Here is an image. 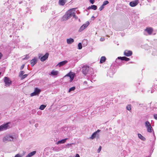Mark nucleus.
I'll list each match as a JSON object with an SVG mask.
<instances>
[{
	"instance_id": "obj_4",
	"label": "nucleus",
	"mask_w": 157,
	"mask_h": 157,
	"mask_svg": "<svg viewBox=\"0 0 157 157\" xmlns=\"http://www.w3.org/2000/svg\"><path fill=\"white\" fill-rule=\"evenodd\" d=\"M100 131V130L98 129L97 130V131L94 132L93 133L90 138L92 140L94 139L95 138H96L97 139H99V135L98 133Z\"/></svg>"
},
{
	"instance_id": "obj_3",
	"label": "nucleus",
	"mask_w": 157,
	"mask_h": 157,
	"mask_svg": "<svg viewBox=\"0 0 157 157\" xmlns=\"http://www.w3.org/2000/svg\"><path fill=\"white\" fill-rule=\"evenodd\" d=\"M49 55V54L48 53H46L44 55L41 57L43 55L39 54L38 55L39 58L40 59L41 61H44L48 58Z\"/></svg>"
},
{
	"instance_id": "obj_61",
	"label": "nucleus",
	"mask_w": 157,
	"mask_h": 157,
	"mask_svg": "<svg viewBox=\"0 0 157 157\" xmlns=\"http://www.w3.org/2000/svg\"><path fill=\"white\" fill-rule=\"evenodd\" d=\"M1 73L0 72V75H1Z\"/></svg>"
},
{
	"instance_id": "obj_54",
	"label": "nucleus",
	"mask_w": 157,
	"mask_h": 157,
	"mask_svg": "<svg viewBox=\"0 0 157 157\" xmlns=\"http://www.w3.org/2000/svg\"><path fill=\"white\" fill-rule=\"evenodd\" d=\"M69 145V144L66 145V147H68V146Z\"/></svg>"
},
{
	"instance_id": "obj_13",
	"label": "nucleus",
	"mask_w": 157,
	"mask_h": 157,
	"mask_svg": "<svg viewBox=\"0 0 157 157\" xmlns=\"http://www.w3.org/2000/svg\"><path fill=\"white\" fill-rule=\"evenodd\" d=\"M37 57H35L33 59L30 61L31 66H33L37 63Z\"/></svg>"
},
{
	"instance_id": "obj_19",
	"label": "nucleus",
	"mask_w": 157,
	"mask_h": 157,
	"mask_svg": "<svg viewBox=\"0 0 157 157\" xmlns=\"http://www.w3.org/2000/svg\"><path fill=\"white\" fill-rule=\"evenodd\" d=\"M118 59H120L121 60H124L126 61H128L130 60L129 58H127L125 56L118 57Z\"/></svg>"
},
{
	"instance_id": "obj_36",
	"label": "nucleus",
	"mask_w": 157,
	"mask_h": 157,
	"mask_svg": "<svg viewBox=\"0 0 157 157\" xmlns=\"http://www.w3.org/2000/svg\"><path fill=\"white\" fill-rule=\"evenodd\" d=\"M28 76L27 74H25L24 75H23L22 76V77L21 78V79L22 80L25 78H26Z\"/></svg>"
},
{
	"instance_id": "obj_30",
	"label": "nucleus",
	"mask_w": 157,
	"mask_h": 157,
	"mask_svg": "<svg viewBox=\"0 0 157 157\" xmlns=\"http://www.w3.org/2000/svg\"><path fill=\"white\" fill-rule=\"evenodd\" d=\"M91 9L94 10H96L97 9V6L95 5H93L91 6Z\"/></svg>"
},
{
	"instance_id": "obj_32",
	"label": "nucleus",
	"mask_w": 157,
	"mask_h": 157,
	"mask_svg": "<svg viewBox=\"0 0 157 157\" xmlns=\"http://www.w3.org/2000/svg\"><path fill=\"white\" fill-rule=\"evenodd\" d=\"M78 49H81L82 48V44L81 43H78Z\"/></svg>"
},
{
	"instance_id": "obj_42",
	"label": "nucleus",
	"mask_w": 157,
	"mask_h": 157,
	"mask_svg": "<svg viewBox=\"0 0 157 157\" xmlns=\"http://www.w3.org/2000/svg\"><path fill=\"white\" fill-rule=\"evenodd\" d=\"M36 95V94L34 92L33 93L30 94L31 96H33Z\"/></svg>"
},
{
	"instance_id": "obj_46",
	"label": "nucleus",
	"mask_w": 157,
	"mask_h": 157,
	"mask_svg": "<svg viewBox=\"0 0 157 157\" xmlns=\"http://www.w3.org/2000/svg\"><path fill=\"white\" fill-rule=\"evenodd\" d=\"M105 40V39L104 38H102V37H101L100 39V40L101 41H104V40Z\"/></svg>"
},
{
	"instance_id": "obj_56",
	"label": "nucleus",
	"mask_w": 157,
	"mask_h": 157,
	"mask_svg": "<svg viewBox=\"0 0 157 157\" xmlns=\"http://www.w3.org/2000/svg\"><path fill=\"white\" fill-rule=\"evenodd\" d=\"M153 91L152 90H151V93H153Z\"/></svg>"
},
{
	"instance_id": "obj_8",
	"label": "nucleus",
	"mask_w": 157,
	"mask_h": 157,
	"mask_svg": "<svg viewBox=\"0 0 157 157\" xmlns=\"http://www.w3.org/2000/svg\"><path fill=\"white\" fill-rule=\"evenodd\" d=\"M89 69L90 68L89 66H84L82 67V73L84 75H86L88 73Z\"/></svg>"
},
{
	"instance_id": "obj_18",
	"label": "nucleus",
	"mask_w": 157,
	"mask_h": 157,
	"mask_svg": "<svg viewBox=\"0 0 157 157\" xmlns=\"http://www.w3.org/2000/svg\"><path fill=\"white\" fill-rule=\"evenodd\" d=\"M67 61L66 60H64L59 62L57 65V66H58L59 67H61L65 65L66 63H67Z\"/></svg>"
},
{
	"instance_id": "obj_51",
	"label": "nucleus",
	"mask_w": 157,
	"mask_h": 157,
	"mask_svg": "<svg viewBox=\"0 0 157 157\" xmlns=\"http://www.w3.org/2000/svg\"><path fill=\"white\" fill-rule=\"evenodd\" d=\"M86 42V43H87V40H83L82 41V42Z\"/></svg>"
},
{
	"instance_id": "obj_28",
	"label": "nucleus",
	"mask_w": 157,
	"mask_h": 157,
	"mask_svg": "<svg viewBox=\"0 0 157 157\" xmlns=\"http://www.w3.org/2000/svg\"><path fill=\"white\" fill-rule=\"evenodd\" d=\"M47 9V6H44L41 8V12H44V11Z\"/></svg>"
},
{
	"instance_id": "obj_14",
	"label": "nucleus",
	"mask_w": 157,
	"mask_h": 157,
	"mask_svg": "<svg viewBox=\"0 0 157 157\" xmlns=\"http://www.w3.org/2000/svg\"><path fill=\"white\" fill-rule=\"evenodd\" d=\"M132 52L131 51L126 50L124 51V56L128 57L132 55Z\"/></svg>"
},
{
	"instance_id": "obj_35",
	"label": "nucleus",
	"mask_w": 157,
	"mask_h": 157,
	"mask_svg": "<svg viewBox=\"0 0 157 157\" xmlns=\"http://www.w3.org/2000/svg\"><path fill=\"white\" fill-rule=\"evenodd\" d=\"M109 2L108 1L106 0L103 2L102 5L104 6H105L109 3Z\"/></svg>"
},
{
	"instance_id": "obj_7",
	"label": "nucleus",
	"mask_w": 157,
	"mask_h": 157,
	"mask_svg": "<svg viewBox=\"0 0 157 157\" xmlns=\"http://www.w3.org/2000/svg\"><path fill=\"white\" fill-rule=\"evenodd\" d=\"M10 123L9 122L7 123L0 125V131L6 130L8 128H9L10 127L8 125V124Z\"/></svg>"
},
{
	"instance_id": "obj_31",
	"label": "nucleus",
	"mask_w": 157,
	"mask_h": 157,
	"mask_svg": "<svg viewBox=\"0 0 157 157\" xmlns=\"http://www.w3.org/2000/svg\"><path fill=\"white\" fill-rule=\"evenodd\" d=\"M75 86H73L72 87H71L70 88L69 90V92H70L71 91H72L74 90H75Z\"/></svg>"
},
{
	"instance_id": "obj_5",
	"label": "nucleus",
	"mask_w": 157,
	"mask_h": 157,
	"mask_svg": "<svg viewBox=\"0 0 157 157\" xmlns=\"http://www.w3.org/2000/svg\"><path fill=\"white\" fill-rule=\"evenodd\" d=\"M4 82L5 83V85L6 86H10L12 83V81L8 77H4Z\"/></svg>"
},
{
	"instance_id": "obj_24",
	"label": "nucleus",
	"mask_w": 157,
	"mask_h": 157,
	"mask_svg": "<svg viewBox=\"0 0 157 157\" xmlns=\"http://www.w3.org/2000/svg\"><path fill=\"white\" fill-rule=\"evenodd\" d=\"M59 72L57 71H55L52 70L51 72V75L52 76H56L58 74Z\"/></svg>"
},
{
	"instance_id": "obj_17",
	"label": "nucleus",
	"mask_w": 157,
	"mask_h": 157,
	"mask_svg": "<svg viewBox=\"0 0 157 157\" xmlns=\"http://www.w3.org/2000/svg\"><path fill=\"white\" fill-rule=\"evenodd\" d=\"M67 76L69 77L70 78V82H72L74 79V75L72 74L71 72V73H68L67 75Z\"/></svg>"
},
{
	"instance_id": "obj_27",
	"label": "nucleus",
	"mask_w": 157,
	"mask_h": 157,
	"mask_svg": "<svg viewBox=\"0 0 157 157\" xmlns=\"http://www.w3.org/2000/svg\"><path fill=\"white\" fill-rule=\"evenodd\" d=\"M106 60V58L105 56H103L101 57L100 60V63H102L105 62Z\"/></svg>"
},
{
	"instance_id": "obj_47",
	"label": "nucleus",
	"mask_w": 157,
	"mask_h": 157,
	"mask_svg": "<svg viewBox=\"0 0 157 157\" xmlns=\"http://www.w3.org/2000/svg\"><path fill=\"white\" fill-rule=\"evenodd\" d=\"M24 65L23 64V65H22V66H21V67H20V70H22L24 68Z\"/></svg>"
},
{
	"instance_id": "obj_25",
	"label": "nucleus",
	"mask_w": 157,
	"mask_h": 157,
	"mask_svg": "<svg viewBox=\"0 0 157 157\" xmlns=\"http://www.w3.org/2000/svg\"><path fill=\"white\" fill-rule=\"evenodd\" d=\"M41 90H40L38 88H35L34 92L36 94V95H38L40 93Z\"/></svg>"
},
{
	"instance_id": "obj_39",
	"label": "nucleus",
	"mask_w": 157,
	"mask_h": 157,
	"mask_svg": "<svg viewBox=\"0 0 157 157\" xmlns=\"http://www.w3.org/2000/svg\"><path fill=\"white\" fill-rule=\"evenodd\" d=\"M104 8V6L102 5L100 6V7L99 8V9L100 11L102 10L103 8Z\"/></svg>"
},
{
	"instance_id": "obj_23",
	"label": "nucleus",
	"mask_w": 157,
	"mask_h": 157,
	"mask_svg": "<svg viewBox=\"0 0 157 157\" xmlns=\"http://www.w3.org/2000/svg\"><path fill=\"white\" fill-rule=\"evenodd\" d=\"M67 139V138H65L64 139L61 140L59 141H58L56 143V144H63L66 141V140Z\"/></svg>"
},
{
	"instance_id": "obj_15",
	"label": "nucleus",
	"mask_w": 157,
	"mask_h": 157,
	"mask_svg": "<svg viewBox=\"0 0 157 157\" xmlns=\"http://www.w3.org/2000/svg\"><path fill=\"white\" fill-rule=\"evenodd\" d=\"M88 74L90 75V76H91V78H93L96 76L95 75H93L94 74V72L93 69L92 68H90L89 69Z\"/></svg>"
},
{
	"instance_id": "obj_20",
	"label": "nucleus",
	"mask_w": 157,
	"mask_h": 157,
	"mask_svg": "<svg viewBox=\"0 0 157 157\" xmlns=\"http://www.w3.org/2000/svg\"><path fill=\"white\" fill-rule=\"evenodd\" d=\"M66 2V0H59V4L61 6H63Z\"/></svg>"
},
{
	"instance_id": "obj_58",
	"label": "nucleus",
	"mask_w": 157,
	"mask_h": 157,
	"mask_svg": "<svg viewBox=\"0 0 157 157\" xmlns=\"http://www.w3.org/2000/svg\"><path fill=\"white\" fill-rule=\"evenodd\" d=\"M33 122H34V121H35V120H33Z\"/></svg>"
},
{
	"instance_id": "obj_12",
	"label": "nucleus",
	"mask_w": 157,
	"mask_h": 157,
	"mask_svg": "<svg viewBox=\"0 0 157 157\" xmlns=\"http://www.w3.org/2000/svg\"><path fill=\"white\" fill-rule=\"evenodd\" d=\"M138 0H135L129 3V5L131 7H134L138 4Z\"/></svg>"
},
{
	"instance_id": "obj_52",
	"label": "nucleus",
	"mask_w": 157,
	"mask_h": 157,
	"mask_svg": "<svg viewBox=\"0 0 157 157\" xmlns=\"http://www.w3.org/2000/svg\"><path fill=\"white\" fill-rule=\"evenodd\" d=\"M38 126V124H35V126L36 127H37Z\"/></svg>"
},
{
	"instance_id": "obj_41",
	"label": "nucleus",
	"mask_w": 157,
	"mask_h": 157,
	"mask_svg": "<svg viewBox=\"0 0 157 157\" xmlns=\"http://www.w3.org/2000/svg\"><path fill=\"white\" fill-rule=\"evenodd\" d=\"M36 112L35 110H33L31 111V113L33 114H34Z\"/></svg>"
},
{
	"instance_id": "obj_21",
	"label": "nucleus",
	"mask_w": 157,
	"mask_h": 157,
	"mask_svg": "<svg viewBox=\"0 0 157 157\" xmlns=\"http://www.w3.org/2000/svg\"><path fill=\"white\" fill-rule=\"evenodd\" d=\"M74 42V40L71 38L69 39H67V44H71L72 43Z\"/></svg>"
},
{
	"instance_id": "obj_40",
	"label": "nucleus",
	"mask_w": 157,
	"mask_h": 157,
	"mask_svg": "<svg viewBox=\"0 0 157 157\" xmlns=\"http://www.w3.org/2000/svg\"><path fill=\"white\" fill-rule=\"evenodd\" d=\"M29 58V56L28 55H26L25 56V57L23 59V60H25L26 59H28Z\"/></svg>"
},
{
	"instance_id": "obj_57",
	"label": "nucleus",
	"mask_w": 157,
	"mask_h": 157,
	"mask_svg": "<svg viewBox=\"0 0 157 157\" xmlns=\"http://www.w3.org/2000/svg\"><path fill=\"white\" fill-rule=\"evenodd\" d=\"M7 2L9 3V0Z\"/></svg>"
},
{
	"instance_id": "obj_59",
	"label": "nucleus",
	"mask_w": 157,
	"mask_h": 157,
	"mask_svg": "<svg viewBox=\"0 0 157 157\" xmlns=\"http://www.w3.org/2000/svg\"><path fill=\"white\" fill-rule=\"evenodd\" d=\"M29 123H30V124H31V122L30 121H29Z\"/></svg>"
},
{
	"instance_id": "obj_1",
	"label": "nucleus",
	"mask_w": 157,
	"mask_h": 157,
	"mask_svg": "<svg viewBox=\"0 0 157 157\" xmlns=\"http://www.w3.org/2000/svg\"><path fill=\"white\" fill-rule=\"evenodd\" d=\"M72 13L70 12V10L67 11L61 19V21L67 20L71 17V14Z\"/></svg>"
},
{
	"instance_id": "obj_34",
	"label": "nucleus",
	"mask_w": 157,
	"mask_h": 157,
	"mask_svg": "<svg viewBox=\"0 0 157 157\" xmlns=\"http://www.w3.org/2000/svg\"><path fill=\"white\" fill-rule=\"evenodd\" d=\"M24 73L25 72L24 71H21L19 73V76L20 77L22 76Z\"/></svg>"
},
{
	"instance_id": "obj_11",
	"label": "nucleus",
	"mask_w": 157,
	"mask_h": 157,
	"mask_svg": "<svg viewBox=\"0 0 157 157\" xmlns=\"http://www.w3.org/2000/svg\"><path fill=\"white\" fill-rule=\"evenodd\" d=\"M70 12L72 13L71 14V17L73 16V17L76 19H77L78 17L75 16V10L74 8H72L70 10Z\"/></svg>"
},
{
	"instance_id": "obj_49",
	"label": "nucleus",
	"mask_w": 157,
	"mask_h": 157,
	"mask_svg": "<svg viewBox=\"0 0 157 157\" xmlns=\"http://www.w3.org/2000/svg\"><path fill=\"white\" fill-rule=\"evenodd\" d=\"M3 55L0 52V59H1Z\"/></svg>"
},
{
	"instance_id": "obj_9",
	"label": "nucleus",
	"mask_w": 157,
	"mask_h": 157,
	"mask_svg": "<svg viewBox=\"0 0 157 157\" xmlns=\"http://www.w3.org/2000/svg\"><path fill=\"white\" fill-rule=\"evenodd\" d=\"M13 137L12 136H6L3 138V140L5 142L6 141H11L13 140Z\"/></svg>"
},
{
	"instance_id": "obj_26",
	"label": "nucleus",
	"mask_w": 157,
	"mask_h": 157,
	"mask_svg": "<svg viewBox=\"0 0 157 157\" xmlns=\"http://www.w3.org/2000/svg\"><path fill=\"white\" fill-rule=\"evenodd\" d=\"M138 137L143 141H144L146 139L145 138L144 136H142L140 134H138Z\"/></svg>"
},
{
	"instance_id": "obj_6",
	"label": "nucleus",
	"mask_w": 157,
	"mask_h": 157,
	"mask_svg": "<svg viewBox=\"0 0 157 157\" xmlns=\"http://www.w3.org/2000/svg\"><path fill=\"white\" fill-rule=\"evenodd\" d=\"M10 123L9 122L7 123L0 125V131L6 130L8 128H9L10 127L8 125V124Z\"/></svg>"
},
{
	"instance_id": "obj_53",
	"label": "nucleus",
	"mask_w": 157,
	"mask_h": 157,
	"mask_svg": "<svg viewBox=\"0 0 157 157\" xmlns=\"http://www.w3.org/2000/svg\"><path fill=\"white\" fill-rule=\"evenodd\" d=\"M87 9L88 10H89V9H91V6L88 7L87 8Z\"/></svg>"
},
{
	"instance_id": "obj_33",
	"label": "nucleus",
	"mask_w": 157,
	"mask_h": 157,
	"mask_svg": "<svg viewBox=\"0 0 157 157\" xmlns=\"http://www.w3.org/2000/svg\"><path fill=\"white\" fill-rule=\"evenodd\" d=\"M53 150L55 151H58L61 150V149L59 148V147H55L53 148Z\"/></svg>"
},
{
	"instance_id": "obj_22",
	"label": "nucleus",
	"mask_w": 157,
	"mask_h": 157,
	"mask_svg": "<svg viewBox=\"0 0 157 157\" xmlns=\"http://www.w3.org/2000/svg\"><path fill=\"white\" fill-rule=\"evenodd\" d=\"M36 153V151H34L31 152L27 155L25 157H31V156L34 155Z\"/></svg>"
},
{
	"instance_id": "obj_38",
	"label": "nucleus",
	"mask_w": 157,
	"mask_h": 157,
	"mask_svg": "<svg viewBox=\"0 0 157 157\" xmlns=\"http://www.w3.org/2000/svg\"><path fill=\"white\" fill-rule=\"evenodd\" d=\"M22 156L21 154H18L16 155L14 157H22Z\"/></svg>"
},
{
	"instance_id": "obj_44",
	"label": "nucleus",
	"mask_w": 157,
	"mask_h": 157,
	"mask_svg": "<svg viewBox=\"0 0 157 157\" xmlns=\"http://www.w3.org/2000/svg\"><path fill=\"white\" fill-rule=\"evenodd\" d=\"M154 117L155 119L157 120V114H154Z\"/></svg>"
},
{
	"instance_id": "obj_50",
	"label": "nucleus",
	"mask_w": 157,
	"mask_h": 157,
	"mask_svg": "<svg viewBox=\"0 0 157 157\" xmlns=\"http://www.w3.org/2000/svg\"><path fill=\"white\" fill-rule=\"evenodd\" d=\"M37 114L39 115H41V112L40 111V112H38L37 113Z\"/></svg>"
},
{
	"instance_id": "obj_48",
	"label": "nucleus",
	"mask_w": 157,
	"mask_h": 157,
	"mask_svg": "<svg viewBox=\"0 0 157 157\" xmlns=\"http://www.w3.org/2000/svg\"><path fill=\"white\" fill-rule=\"evenodd\" d=\"M87 84V82L86 81H85L83 82V84L84 85H86Z\"/></svg>"
},
{
	"instance_id": "obj_55",
	"label": "nucleus",
	"mask_w": 157,
	"mask_h": 157,
	"mask_svg": "<svg viewBox=\"0 0 157 157\" xmlns=\"http://www.w3.org/2000/svg\"><path fill=\"white\" fill-rule=\"evenodd\" d=\"M94 18V16H93L91 18Z\"/></svg>"
},
{
	"instance_id": "obj_2",
	"label": "nucleus",
	"mask_w": 157,
	"mask_h": 157,
	"mask_svg": "<svg viewBox=\"0 0 157 157\" xmlns=\"http://www.w3.org/2000/svg\"><path fill=\"white\" fill-rule=\"evenodd\" d=\"M145 126L147 128V132H152V131H153V135H154V136H155L153 129L151 127V125H150L149 122H148V121H146L145 122Z\"/></svg>"
},
{
	"instance_id": "obj_16",
	"label": "nucleus",
	"mask_w": 157,
	"mask_h": 157,
	"mask_svg": "<svg viewBox=\"0 0 157 157\" xmlns=\"http://www.w3.org/2000/svg\"><path fill=\"white\" fill-rule=\"evenodd\" d=\"M145 31L147 32L148 34L151 35V34L153 31V30L152 28H147L145 30Z\"/></svg>"
},
{
	"instance_id": "obj_29",
	"label": "nucleus",
	"mask_w": 157,
	"mask_h": 157,
	"mask_svg": "<svg viewBox=\"0 0 157 157\" xmlns=\"http://www.w3.org/2000/svg\"><path fill=\"white\" fill-rule=\"evenodd\" d=\"M46 107V105H41L39 109L41 110H43Z\"/></svg>"
},
{
	"instance_id": "obj_45",
	"label": "nucleus",
	"mask_w": 157,
	"mask_h": 157,
	"mask_svg": "<svg viewBox=\"0 0 157 157\" xmlns=\"http://www.w3.org/2000/svg\"><path fill=\"white\" fill-rule=\"evenodd\" d=\"M90 3L92 4H93L94 2V0H90Z\"/></svg>"
},
{
	"instance_id": "obj_43",
	"label": "nucleus",
	"mask_w": 157,
	"mask_h": 157,
	"mask_svg": "<svg viewBox=\"0 0 157 157\" xmlns=\"http://www.w3.org/2000/svg\"><path fill=\"white\" fill-rule=\"evenodd\" d=\"M101 146H100L99 147L98 149V152H99L100 151H101Z\"/></svg>"
},
{
	"instance_id": "obj_10",
	"label": "nucleus",
	"mask_w": 157,
	"mask_h": 157,
	"mask_svg": "<svg viewBox=\"0 0 157 157\" xmlns=\"http://www.w3.org/2000/svg\"><path fill=\"white\" fill-rule=\"evenodd\" d=\"M89 21L86 22V23L83 24L79 28L78 32H80L82 31L84 29L86 28L89 25Z\"/></svg>"
},
{
	"instance_id": "obj_60",
	"label": "nucleus",
	"mask_w": 157,
	"mask_h": 157,
	"mask_svg": "<svg viewBox=\"0 0 157 157\" xmlns=\"http://www.w3.org/2000/svg\"><path fill=\"white\" fill-rule=\"evenodd\" d=\"M152 55H153V52L152 53Z\"/></svg>"
},
{
	"instance_id": "obj_37",
	"label": "nucleus",
	"mask_w": 157,
	"mask_h": 157,
	"mask_svg": "<svg viewBox=\"0 0 157 157\" xmlns=\"http://www.w3.org/2000/svg\"><path fill=\"white\" fill-rule=\"evenodd\" d=\"M127 109L128 110H130L131 109V105H128L126 107Z\"/></svg>"
}]
</instances>
